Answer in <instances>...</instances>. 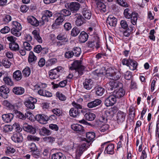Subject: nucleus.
I'll return each instance as SVG.
<instances>
[{
  "label": "nucleus",
  "mask_w": 159,
  "mask_h": 159,
  "mask_svg": "<svg viewBox=\"0 0 159 159\" xmlns=\"http://www.w3.org/2000/svg\"><path fill=\"white\" fill-rule=\"evenodd\" d=\"M108 90H112L113 89L116 88L118 86V83L114 81L110 82L106 84Z\"/></svg>",
  "instance_id": "nucleus-33"
},
{
  "label": "nucleus",
  "mask_w": 159,
  "mask_h": 159,
  "mask_svg": "<svg viewBox=\"0 0 159 159\" xmlns=\"http://www.w3.org/2000/svg\"><path fill=\"white\" fill-rule=\"evenodd\" d=\"M12 91L15 94L20 95L24 93L25 89L21 87H15L13 88Z\"/></svg>",
  "instance_id": "nucleus-30"
},
{
  "label": "nucleus",
  "mask_w": 159,
  "mask_h": 159,
  "mask_svg": "<svg viewBox=\"0 0 159 159\" xmlns=\"http://www.w3.org/2000/svg\"><path fill=\"white\" fill-rule=\"evenodd\" d=\"M76 19L75 24L78 26H80L85 23V19L80 14L76 13L74 15Z\"/></svg>",
  "instance_id": "nucleus-8"
},
{
  "label": "nucleus",
  "mask_w": 159,
  "mask_h": 159,
  "mask_svg": "<svg viewBox=\"0 0 159 159\" xmlns=\"http://www.w3.org/2000/svg\"><path fill=\"white\" fill-rule=\"evenodd\" d=\"M60 13L61 15L64 16H68L71 14V11L69 10L66 9L61 10Z\"/></svg>",
  "instance_id": "nucleus-59"
},
{
  "label": "nucleus",
  "mask_w": 159,
  "mask_h": 159,
  "mask_svg": "<svg viewBox=\"0 0 159 159\" xmlns=\"http://www.w3.org/2000/svg\"><path fill=\"white\" fill-rule=\"evenodd\" d=\"M126 113L123 111H119L117 114V120L118 123L120 124L125 121Z\"/></svg>",
  "instance_id": "nucleus-12"
},
{
  "label": "nucleus",
  "mask_w": 159,
  "mask_h": 159,
  "mask_svg": "<svg viewBox=\"0 0 159 159\" xmlns=\"http://www.w3.org/2000/svg\"><path fill=\"white\" fill-rule=\"evenodd\" d=\"M89 35L85 32L82 31L79 36V40L80 42L84 43L86 41L88 38Z\"/></svg>",
  "instance_id": "nucleus-23"
},
{
  "label": "nucleus",
  "mask_w": 159,
  "mask_h": 159,
  "mask_svg": "<svg viewBox=\"0 0 159 159\" xmlns=\"http://www.w3.org/2000/svg\"><path fill=\"white\" fill-rule=\"evenodd\" d=\"M37 60L36 57L33 52L31 51L29 53L28 57V62L29 63L32 64L35 63Z\"/></svg>",
  "instance_id": "nucleus-37"
},
{
  "label": "nucleus",
  "mask_w": 159,
  "mask_h": 159,
  "mask_svg": "<svg viewBox=\"0 0 159 159\" xmlns=\"http://www.w3.org/2000/svg\"><path fill=\"white\" fill-rule=\"evenodd\" d=\"M135 111L136 109L134 105H131L129 107V116L131 119H133L135 117Z\"/></svg>",
  "instance_id": "nucleus-36"
},
{
  "label": "nucleus",
  "mask_w": 159,
  "mask_h": 159,
  "mask_svg": "<svg viewBox=\"0 0 159 159\" xmlns=\"http://www.w3.org/2000/svg\"><path fill=\"white\" fill-rule=\"evenodd\" d=\"M57 39L59 40H63L64 42H66L68 41V39L67 38V35L66 33L63 32L59 34L57 37Z\"/></svg>",
  "instance_id": "nucleus-43"
},
{
  "label": "nucleus",
  "mask_w": 159,
  "mask_h": 159,
  "mask_svg": "<svg viewBox=\"0 0 159 159\" xmlns=\"http://www.w3.org/2000/svg\"><path fill=\"white\" fill-rule=\"evenodd\" d=\"M9 48L12 51H16L19 50V46L16 43H10L9 44Z\"/></svg>",
  "instance_id": "nucleus-40"
},
{
  "label": "nucleus",
  "mask_w": 159,
  "mask_h": 159,
  "mask_svg": "<svg viewBox=\"0 0 159 159\" xmlns=\"http://www.w3.org/2000/svg\"><path fill=\"white\" fill-rule=\"evenodd\" d=\"M134 13H136L135 12H133L129 8L125 9L124 12V14L125 18L127 19H130L132 16V15Z\"/></svg>",
  "instance_id": "nucleus-35"
},
{
  "label": "nucleus",
  "mask_w": 159,
  "mask_h": 159,
  "mask_svg": "<svg viewBox=\"0 0 159 159\" xmlns=\"http://www.w3.org/2000/svg\"><path fill=\"white\" fill-rule=\"evenodd\" d=\"M71 129L75 131H82L84 130L83 127L78 124H73L71 126Z\"/></svg>",
  "instance_id": "nucleus-41"
},
{
  "label": "nucleus",
  "mask_w": 159,
  "mask_h": 159,
  "mask_svg": "<svg viewBox=\"0 0 159 159\" xmlns=\"http://www.w3.org/2000/svg\"><path fill=\"white\" fill-rule=\"evenodd\" d=\"M88 45L89 47H95L97 49H98L100 46L99 38L97 37L95 41L93 40L88 41Z\"/></svg>",
  "instance_id": "nucleus-15"
},
{
  "label": "nucleus",
  "mask_w": 159,
  "mask_h": 159,
  "mask_svg": "<svg viewBox=\"0 0 159 159\" xmlns=\"http://www.w3.org/2000/svg\"><path fill=\"white\" fill-rule=\"evenodd\" d=\"M84 87L87 90H90L93 86V80L90 79H86L83 83Z\"/></svg>",
  "instance_id": "nucleus-14"
},
{
  "label": "nucleus",
  "mask_w": 159,
  "mask_h": 159,
  "mask_svg": "<svg viewBox=\"0 0 159 159\" xmlns=\"http://www.w3.org/2000/svg\"><path fill=\"white\" fill-rule=\"evenodd\" d=\"M38 93L41 96L47 97H51L52 96V94L51 93L48 91L42 89H40L38 91Z\"/></svg>",
  "instance_id": "nucleus-26"
},
{
  "label": "nucleus",
  "mask_w": 159,
  "mask_h": 159,
  "mask_svg": "<svg viewBox=\"0 0 159 159\" xmlns=\"http://www.w3.org/2000/svg\"><path fill=\"white\" fill-rule=\"evenodd\" d=\"M102 103V101L99 99H96L93 101L89 102L87 107L90 108H92L100 105Z\"/></svg>",
  "instance_id": "nucleus-21"
},
{
  "label": "nucleus",
  "mask_w": 159,
  "mask_h": 159,
  "mask_svg": "<svg viewBox=\"0 0 159 159\" xmlns=\"http://www.w3.org/2000/svg\"><path fill=\"white\" fill-rule=\"evenodd\" d=\"M107 77L109 79L113 80H119L121 76L120 72L111 68H109L106 71V73Z\"/></svg>",
  "instance_id": "nucleus-1"
},
{
  "label": "nucleus",
  "mask_w": 159,
  "mask_h": 159,
  "mask_svg": "<svg viewBox=\"0 0 159 159\" xmlns=\"http://www.w3.org/2000/svg\"><path fill=\"white\" fill-rule=\"evenodd\" d=\"M31 72V70L29 67H27L24 69L22 71V73L25 77H28Z\"/></svg>",
  "instance_id": "nucleus-52"
},
{
  "label": "nucleus",
  "mask_w": 159,
  "mask_h": 159,
  "mask_svg": "<svg viewBox=\"0 0 159 159\" xmlns=\"http://www.w3.org/2000/svg\"><path fill=\"white\" fill-rule=\"evenodd\" d=\"M52 15V13L49 10H45L43 11L42 17V21L40 22L41 25H43L45 23L49 21Z\"/></svg>",
  "instance_id": "nucleus-4"
},
{
  "label": "nucleus",
  "mask_w": 159,
  "mask_h": 159,
  "mask_svg": "<svg viewBox=\"0 0 159 159\" xmlns=\"http://www.w3.org/2000/svg\"><path fill=\"white\" fill-rule=\"evenodd\" d=\"M69 113L70 116L75 118L79 115L80 111L78 109L73 107L70 109Z\"/></svg>",
  "instance_id": "nucleus-27"
},
{
  "label": "nucleus",
  "mask_w": 159,
  "mask_h": 159,
  "mask_svg": "<svg viewBox=\"0 0 159 159\" xmlns=\"http://www.w3.org/2000/svg\"><path fill=\"white\" fill-rule=\"evenodd\" d=\"M23 48L26 51H29L32 49V46L30 44L27 42H25L23 43Z\"/></svg>",
  "instance_id": "nucleus-54"
},
{
  "label": "nucleus",
  "mask_w": 159,
  "mask_h": 159,
  "mask_svg": "<svg viewBox=\"0 0 159 159\" xmlns=\"http://www.w3.org/2000/svg\"><path fill=\"white\" fill-rule=\"evenodd\" d=\"M3 80L5 84L8 85L12 86L13 84L11 79L7 76L3 78Z\"/></svg>",
  "instance_id": "nucleus-45"
},
{
  "label": "nucleus",
  "mask_w": 159,
  "mask_h": 159,
  "mask_svg": "<svg viewBox=\"0 0 159 159\" xmlns=\"http://www.w3.org/2000/svg\"><path fill=\"white\" fill-rule=\"evenodd\" d=\"M3 104L4 105L10 109L14 110L15 109V105L9 102L7 100L4 101L3 102Z\"/></svg>",
  "instance_id": "nucleus-47"
},
{
  "label": "nucleus",
  "mask_w": 159,
  "mask_h": 159,
  "mask_svg": "<svg viewBox=\"0 0 159 159\" xmlns=\"http://www.w3.org/2000/svg\"><path fill=\"white\" fill-rule=\"evenodd\" d=\"M96 117L95 115L93 113L90 112H87L84 114V117L85 119L89 121L93 120Z\"/></svg>",
  "instance_id": "nucleus-38"
},
{
  "label": "nucleus",
  "mask_w": 159,
  "mask_h": 159,
  "mask_svg": "<svg viewBox=\"0 0 159 159\" xmlns=\"http://www.w3.org/2000/svg\"><path fill=\"white\" fill-rule=\"evenodd\" d=\"M37 102L36 99L30 97L24 102V104L28 108L33 109L35 108L34 104Z\"/></svg>",
  "instance_id": "nucleus-5"
},
{
  "label": "nucleus",
  "mask_w": 159,
  "mask_h": 159,
  "mask_svg": "<svg viewBox=\"0 0 159 159\" xmlns=\"http://www.w3.org/2000/svg\"><path fill=\"white\" fill-rule=\"evenodd\" d=\"M87 142L89 143L92 142L95 138V134L94 132H89L86 134Z\"/></svg>",
  "instance_id": "nucleus-34"
},
{
  "label": "nucleus",
  "mask_w": 159,
  "mask_h": 159,
  "mask_svg": "<svg viewBox=\"0 0 159 159\" xmlns=\"http://www.w3.org/2000/svg\"><path fill=\"white\" fill-rule=\"evenodd\" d=\"M117 3L122 6L125 7H128L129 5L126 2L125 0H116Z\"/></svg>",
  "instance_id": "nucleus-58"
},
{
  "label": "nucleus",
  "mask_w": 159,
  "mask_h": 159,
  "mask_svg": "<svg viewBox=\"0 0 159 159\" xmlns=\"http://www.w3.org/2000/svg\"><path fill=\"white\" fill-rule=\"evenodd\" d=\"M134 29L135 28L134 26L130 25L129 26V28L126 29V30L124 31V35L125 37L129 36Z\"/></svg>",
  "instance_id": "nucleus-31"
},
{
  "label": "nucleus",
  "mask_w": 159,
  "mask_h": 159,
  "mask_svg": "<svg viewBox=\"0 0 159 159\" xmlns=\"http://www.w3.org/2000/svg\"><path fill=\"white\" fill-rule=\"evenodd\" d=\"M82 13L83 16L86 19H89L91 16L92 14L91 11L88 9L87 6H85L83 9Z\"/></svg>",
  "instance_id": "nucleus-19"
},
{
  "label": "nucleus",
  "mask_w": 159,
  "mask_h": 159,
  "mask_svg": "<svg viewBox=\"0 0 159 159\" xmlns=\"http://www.w3.org/2000/svg\"><path fill=\"white\" fill-rule=\"evenodd\" d=\"M97 7L99 8L101 11L105 12L106 11V6L102 2L99 3L97 4Z\"/></svg>",
  "instance_id": "nucleus-61"
},
{
  "label": "nucleus",
  "mask_w": 159,
  "mask_h": 159,
  "mask_svg": "<svg viewBox=\"0 0 159 159\" xmlns=\"http://www.w3.org/2000/svg\"><path fill=\"white\" fill-rule=\"evenodd\" d=\"M34 35V38L39 43H42V40L39 35V30H35L32 32Z\"/></svg>",
  "instance_id": "nucleus-29"
},
{
  "label": "nucleus",
  "mask_w": 159,
  "mask_h": 159,
  "mask_svg": "<svg viewBox=\"0 0 159 159\" xmlns=\"http://www.w3.org/2000/svg\"><path fill=\"white\" fill-rule=\"evenodd\" d=\"M13 77L14 80L16 81L20 80L22 77L21 71L20 70H17L15 71L13 73Z\"/></svg>",
  "instance_id": "nucleus-28"
},
{
  "label": "nucleus",
  "mask_w": 159,
  "mask_h": 159,
  "mask_svg": "<svg viewBox=\"0 0 159 159\" xmlns=\"http://www.w3.org/2000/svg\"><path fill=\"white\" fill-rule=\"evenodd\" d=\"M51 134V132L50 131L44 127H42L39 131V134L43 136L49 135Z\"/></svg>",
  "instance_id": "nucleus-39"
},
{
  "label": "nucleus",
  "mask_w": 159,
  "mask_h": 159,
  "mask_svg": "<svg viewBox=\"0 0 159 159\" xmlns=\"http://www.w3.org/2000/svg\"><path fill=\"white\" fill-rule=\"evenodd\" d=\"M56 97L60 100L62 101H64L66 99V97L62 94V93L59 92H57L56 93Z\"/></svg>",
  "instance_id": "nucleus-56"
},
{
  "label": "nucleus",
  "mask_w": 159,
  "mask_h": 159,
  "mask_svg": "<svg viewBox=\"0 0 159 159\" xmlns=\"http://www.w3.org/2000/svg\"><path fill=\"white\" fill-rule=\"evenodd\" d=\"M26 118L27 117L31 121H34L36 119L35 117L30 112L28 111L25 113Z\"/></svg>",
  "instance_id": "nucleus-49"
},
{
  "label": "nucleus",
  "mask_w": 159,
  "mask_h": 159,
  "mask_svg": "<svg viewBox=\"0 0 159 159\" xmlns=\"http://www.w3.org/2000/svg\"><path fill=\"white\" fill-rule=\"evenodd\" d=\"M116 101V97L114 95H111L107 97L105 100V104L107 107L114 105Z\"/></svg>",
  "instance_id": "nucleus-7"
},
{
  "label": "nucleus",
  "mask_w": 159,
  "mask_h": 159,
  "mask_svg": "<svg viewBox=\"0 0 159 159\" xmlns=\"http://www.w3.org/2000/svg\"><path fill=\"white\" fill-rule=\"evenodd\" d=\"M138 14L137 13H134L132 15V16L130 18V22L131 25H136L137 21L138 20Z\"/></svg>",
  "instance_id": "nucleus-42"
},
{
  "label": "nucleus",
  "mask_w": 159,
  "mask_h": 159,
  "mask_svg": "<svg viewBox=\"0 0 159 159\" xmlns=\"http://www.w3.org/2000/svg\"><path fill=\"white\" fill-rule=\"evenodd\" d=\"M35 119L39 123L42 124H46L49 120L48 117L43 114H39L35 116Z\"/></svg>",
  "instance_id": "nucleus-9"
},
{
  "label": "nucleus",
  "mask_w": 159,
  "mask_h": 159,
  "mask_svg": "<svg viewBox=\"0 0 159 159\" xmlns=\"http://www.w3.org/2000/svg\"><path fill=\"white\" fill-rule=\"evenodd\" d=\"M13 28L17 29L19 30H21L22 26L21 24L17 21H13L12 22Z\"/></svg>",
  "instance_id": "nucleus-53"
},
{
  "label": "nucleus",
  "mask_w": 159,
  "mask_h": 159,
  "mask_svg": "<svg viewBox=\"0 0 159 159\" xmlns=\"http://www.w3.org/2000/svg\"><path fill=\"white\" fill-rule=\"evenodd\" d=\"M114 145L112 143L107 145L105 147V152L108 154H113L114 153Z\"/></svg>",
  "instance_id": "nucleus-25"
},
{
  "label": "nucleus",
  "mask_w": 159,
  "mask_h": 159,
  "mask_svg": "<svg viewBox=\"0 0 159 159\" xmlns=\"http://www.w3.org/2000/svg\"><path fill=\"white\" fill-rule=\"evenodd\" d=\"M74 55L76 57H79L81 53V50L79 47H75L73 49Z\"/></svg>",
  "instance_id": "nucleus-57"
},
{
  "label": "nucleus",
  "mask_w": 159,
  "mask_h": 159,
  "mask_svg": "<svg viewBox=\"0 0 159 159\" xmlns=\"http://www.w3.org/2000/svg\"><path fill=\"white\" fill-rule=\"evenodd\" d=\"M62 67L60 66L51 70L49 72V76L51 79H55L59 76L60 71L61 70Z\"/></svg>",
  "instance_id": "nucleus-6"
},
{
  "label": "nucleus",
  "mask_w": 159,
  "mask_h": 159,
  "mask_svg": "<svg viewBox=\"0 0 159 159\" xmlns=\"http://www.w3.org/2000/svg\"><path fill=\"white\" fill-rule=\"evenodd\" d=\"M79 29L76 27L73 28L71 32V35L73 36H76L80 32Z\"/></svg>",
  "instance_id": "nucleus-55"
},
{
  "label": "nucleus",
  "mask_w": 159,
  "mask_h": 159,
  "mask_svg": "<svg viewBox=\"0 0 159 159\" xmlns=\"http://www.w3.org/2000/svg\"><path fill=\"white\" fill-rule=\"evenodd\" d=\"M52 159H66V158L63 153L59 152L52 154Z\"/></svg>",
  "instance_id": "nucleus-32"
},
{
  "label": "nucleus",
  "mask_w": 159,
  "mask_h": 159,
  "mask_svg": "<svg viewBox=\"0 0 159 159\" xmlns=\"http://www.w3.org/2000/svg\"><path fill=\"white\" fill-rule=\"evenodd\" d=\"M0 91L2 93L1 94V96L4 98H7L8 97V94L9 93V89L5 85H2L0 87Z\"/></svg>",
  "instance_id": "nucleus-13"
},
{
  "label": "nucleus",
  "mask_w": 159,
  "mask_h": 159,
  "mask_svg": "<svg viewBox=\"0 0 159 159\" xmlns=\"http://www.w3.org/2000/svg\"><path fill=\"white\" fill-rule=\"evenodd\" d=\"M133 76L132 73L129 71H127L124 75V77L127 80L132 79Z\"/></svg>",
  "instance_id": "nucleus-60"
},
{
  "label": "nucleus",
  "mask_w": 159,
  "mask_h": 159,
  "mask_svg": "<svg viewBox=\"0 0 159 159\" xmlns=\"http://www.w3.org/2000/svg\"><path fill=\"white\" fill-rule=\"evenodd\" d=\"M71 69L75 70V74H78V76L80 77L83 73V71L84 69V67L81 65L80 61H75L72 64Z\"/></svg>",
  "instance_id": "nucleus-2"
},
{
  "label": "nucleus",
  "mask_w": 159,
  "mask_h": 159,
  "mask_svg": "<svg viewBox=\"0 0 159 159\" xmlns=\"http://www.w3.org/2000/svg\"><path fill=\"white\" fill-rule=\"evenodd\" d=\"M13 117L14 116L12 114L8 113L2 115V118L5 122L9 123L11 121Z\"/></svg>",
  "instance_id": "nucleus-20"
},
{
  "label": "nucleus",
  "mask_w": 159,
  "mask_h": 159,
  "mask_svg": "<svg viewBox=\"0 0 159 159\" xmlns=\"http://www.w3.org/2000/svg\"><path fill=\"white\" fill-rule=\"evenodd\" d=\"M120 25L122 28L126 29L129 28L127 21L125 20H122L120 21Z\"/></svg>",
  "instance_id": "nucleus-62"
},
{
  "label": "nucleus",
  "mask_w": 159,
  "mask_h": 159,
  "mask_svg": "<svg viewBox=\"0 0 159 159\" xmlns=\"http://www.w3.org/2000/svg\"><path fill=\"white\" fill-rule=\"evenodd\" d=\"M64 19L62 16H59L55 20V23L53 24L54 26H57V25H61Z\"/></svg>",
  "instance_id": "nucleus-46"
},
{
  "label": "nucleus",
  "mask_w": 159,
  "mask_h": 159,
  "mask_svg": "<svg viewBox=\"0 0 159 159\" xmlns=\"http://www.w3.org/2000/svg\"><path fill=\"white\" fill-rule=\"evenodd\" d=\"M105 91L104 89L101 87H97L96 89V94L98 96H102L104 93Z\"/></svg>",
  "instance_id": "nucleus-44"
},
{
  "label": "nucleus",
  "mask_w": 159,
  "mask_h": 159,
  "mask_svg": "<svg viewBox=\"0 0 159 159\" xmlns=\"http://www.w3.org/2000/svg\"><path fill=\"white\" fill-rule=\"evenodd\" d=\"M23 129L32 134H34L36 133L35 129L32 126L28 125L27 123H25L23 124Z\"/></svg>",
  "instance_id": "nucleus-16"
},
{
  "label": "nucleus",
  "mask_w": 159,
  "mask_h": 159,
  "mask_svg": "<svg viewBox=\"0 0 159 159\" xmlns=\"http://www.w3.org/2000/svg\"><path fill=\"white\" fill-rule=\"evenodd\" d=\"M2 64L5 67L7 68H9L11 65L10 61L6 59H4L2 60Z\"/></svg>",
  "instance_id": "nucleus-51"
},
{
  "label": "nucleus",
  "mask_w": 159,
  "mask_h": 159,
  "mask_svg": "<svg viewBox=\"0 0 159 159\" xmlns=\"http://www.w3.org/2000/svg\"><path fill=\"white\" fill-rule=\"evenodd\" d=\"M122 63L123 65H125L129 67L130 70H135L138 66L137 62L131 59H123L122 61Z\"/></svg>",
  "instance_id": "nucleus-3"
},
{
  "label": "nucleus",
  "mask_w": 159,
  "mask_h": 159,
  "mask_svg": "<svg viewBox=\"0 0 159 159\" xmlns=\"http://www.w3.org/2000/svg\"><path fill=\"white\" fill-rule=\"evenodd\" d=\"M20 30L12 28L11 30V32L13 35L17 37H19L21 34V33L20 32Z\"/></svg>",
  "instance_id": "nucleus-50"
},
{
  "label": "nucleus",
  "mask_w": 159,
  "mask_h": 159,
  "mask_svg": "<svg viewBox=\"0 0 159 159\" xmlns=\"http://www.w3.org/2000/svg\"><path fill=\"white\" fill-rule=\"evenodd\" d=\"M52 111L54 114L57 116H59L62 114L61 111L59 109L55 108L52 110Z\"/></svg>",
  "instance_id": "nucleus-64"
},
{
  "label": "nucleus",
  "mask_w": 159,
  "mask_h": 159,
  "mask_svg": "<svg viewBox=\"0 0 159 159\" xmlns=\"http://www.w3.org/2000/svg\"><path fill=\"white\" fill-rule=\"evenodd\" d=\"M68 6L71 11L74 12L78 11L80 7V5L77 2H71L68 3Z\"/></svg>",
  "instance_id": "nucleus-11"
},
{
  "label": "nucleus",
  "mask_w": 159,
  "mask_h": 159,
  "mask_svg": "<svg viewBox=\"0 0 159 159\" xmlns=\"http://www.w3.org/2000/svg\"><path fill=\"white\" fill-rule=\"evenodd\" d=\"M11 126L9 125H6L3 127V131L5 133L8 132L12 130Z\"/></svg>",
  "instance_id": "nucleus-63"
},
{
  "label": "nucleus",
  "mask_w": 159,
  "mask_h": 159,
  "mask_svg": "<svg viewBox=\"0 0 159 159\" xmlns=\"http://www.w3.org/2000/svg\"><path fill=\"white\" fill-rule=\"evenodd\" d=\"M106 22L108 26L115 27L116 24V19L112 16H109Z\"/></svg>",
  "instance_id": "nucleus-18"
},
{
  "label": "nucleus",
  "mask_w": 159,
  "mask_h": 159,
  "mask_svg": "<svg viewBox=\"0 0 159 159\" xmlns=\"http://www.w3.org/2000/svg\"><path fill=\"white\" fill-rule=\"evenodd\" d=\"M113 94L116 98H120L124 96L125 94V91L123 89L120 88L114 91Z\"/></svg>",
  "instance_id": "nucleus-22"
},
{
  "label": "nucleus",
  "mask_w": 159,
  "mask_h": 159,
  "mask_svg": "<svg viewBox=\"0 0 159 159\" xmlns=\"http://www.w3.org/2000/svg\"><path fill=\"white\" fill-rule=\"evenodd\" d=\"M89 144L87 145L86 143H83L79 147V148L78 149L76 152V156L80 157L84 151L89 147Z\"/></svg>",
  "instance_id": "nucleus-17"
},
{
  "label": "nucleus",
  "mask_w": 159,
  "mask_h": 159,
  "mask_svg": "<svg viewBox=\"0 0 159 159\" xmlns=\"http://www.w3.org/2000/svg\"><path fill=\"white\" fill-rule=\"evenodd\" d=\"M27 139L29 141H39L40 140V138L35 136L29 135L27 138Z\"/></svg>",
  "instance_id": "nucleus-48"
},
{
  "label": "nucleus",
  "mask_w": 159,
  "mask_h": 159,
  "mask_svg": "<svg viewBox=\"0 0 159 159\" xmlns=\"http://www.w3.org/2000/svg\"><path fill=\"white\" fill-rule=\"evenodd\" d=\"M28 22L32 25L37 26L39 25V21L33 16H29L28 18Z\"/></svg>",
  "instance_id": "nucleus-24"
},
{
  "label": "nucleus",
  "mask_w": 159,
  "mask_h": 159,
  "mask_svg": "<svg viewBox=\"0 0 159 159\" xmlns=\"http://www.w3.org/2000/svg\"><path fill=\"white\" fill-rule=\"evenodd\" d=\"M12 140L15 142L20 143L22 142L23 137L21 134L16 133L13 134L11 137Z\"/></svg>",
  "instance_id": "nucleus-10"
}]
</instances>
